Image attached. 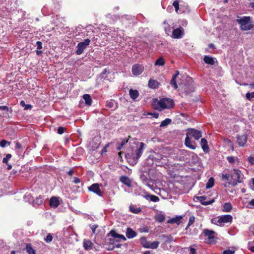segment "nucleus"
<instances>
[{
    "label": "nucleus",
    "mask_w": 254,
    "mask_h": 254,
    "mask_svg": "<svg viewBox=\"0 0 254 254\" xmlns=\"http://www.w3.org/2000/svg\"><path fill=\"white\" fill-rule=\"evenodd\" d=\"M129 147L127 149L126 156L128 158H131L133 161H137L141 156L144 143L138 141H133L129 142Z\"/></svg>",
    "instance_id": "obj_1"
},
{
    "label": "nucleus",
    "mask_w": 254,
    "mask_h": 254,
    "mask_svg": "<svg viewBox=\"0 0 254 254\" xmlns=\"http://www.w3.org/2000/svg\"><path fill=\"white\" fill-rule=\"evenodd\" d=\"M154 109L162 111L165 109H170L174 106V101L169 98H164L158 100L157 99H153L152 103Z\"/></svg>",
    "instance_id": "obj_2"
},
{
    "label": "nucleus",
    "mask_w": 254,
    "mask_h": 254,
    "mask_svg": "<svg viewBox=\"0 0 254 254\" xmlns=\"http://www.w3.org/2000/svg\"><path fill=\"white\" fill-rule=\"evenodd\" d=\"M233 217L231 215H224L218 216L217 218H214L211 220V223L217 225H222L223 224L227 223H231Z\"/></svg>",
    "instance_id": "obj_3"
},
{
    "label": "nucleus",
    "mask_w": 254,
    "mask_h": 254,
    "mask_svg": "<svg viewBox=\"0 0 254 254\" xmlns=\"http://www.w3.org/2000/svg\"><path fill=\"white\" fill-rule=\"evenodd\" d=\"M237 21L240 24L241 29L243 30H251L254 26L251 22L250 16H244L240 19H238Z\"/></svg>",
    "instance_id": "obj_4"
},
{
    "label": "nucleus",
    "mask_w": 254,
    "mask_h": 254,
    "mask_svg": "<svg viewBox=\"0 0 254 254\" xmlns=\"http://www.w3.org/2000/svg\"><path fill=\"white\" fill-rule=\"evenodd\" d=\"M182 90L186 94H188L194 91V84L191 78L189 77L187 79L186 82L182 87Z\"/></svg>",
    "instance_id": "obj_5"
},
{
    "label": "nucleus",
    "mask_w": 254,
    "mask_h": 254,
    "mask_svg": "<svg viewBox=\"0 0 254 254\" xmlns=\"http://www.w3.org/2000/svg\"><path fill=\"white\" fill-rule=\"evenodd\" d=\"M203 233L204 236L207 237L206 239V242L207 243L211 244L215 243V236L216 233L214 231L205 229L203 230Z\"/></svg>",
    "instance_id": "obj_6"
},
{
    "label": "nucleus",
    "mask_w": 254,
    "mask_h": 254,
    "mask_svg": "<svg viewBox=\"0 0 254 254\" xmlns=\"http://www.w3.org/2000/svg\"><path fill=\"white\" fill-rule=\"evenodd\" d=\"M232 177L234 178L235 181L233 182L234 186L237 185V183H242L243 182L244 178V175L242 173L241 171L238 169H233V173L232 174Z\"/></svg>",
    "instance_id": "obj_7"
},
{
    "label": "nucleus",
    "mask_w": 254,
    "mask_h": 254,
    "mask_svg": "<svg viewBox=\"0 0 254 254\" xmlns=\"http://www.w3.org/2000/svg\"><path fill=\"white\" fill-rule=\"evenodd\" d=\"M186 136L193 137L195 140H198L202 136V133L200 130L194 128H189L187 130Z\"/></svg>",
    "instance_id": "obj_8"
},
{
    "label": "nucleus",
    "mask_w": 254,
    "mask_h": 254,
    "mask_svg": "<svg viewBox=\"0 0 254 254\" xmlns=\"http://www.w3.org/2000/svg\"><path fill=\"white\" fill-rule=\"evenodd\" d=\"M90 40L89 39H86L83 42H79L77 46L76 53L78 55H81L85 48L90 44Z\"/></svg>",
    "instance_id": "obj_9"
},
{
    "label": "nucleus",
    "mask_w": 254,
    "mask_h": 254,
    "mask_svg": "<svg viewBox=\"0 0 254 254\" xmlns=\"http://www.w3.org/2000/svg\"><path fill=\"white\" fill-rule=\"evenodd\" d=\"M184 35V30L183 27H180L174 29L170 36L174 39H180Z\"/></svg>",
    "instance_id": "obj_10"
},
{
    "label": "nucleus",
    "mask_w": 254,
    "mask_h": 254,
    "mask_svg": "<svg viewBox=\"0 0 254 254\" xmlns=\"http://www.w3.org/2000/svg\"><path fill=\"white\" fill-rule=\"evenodd\" d=\"M144 69V68L143 65L139 64H135L132 65L131 71L134 75L137 76L141 74Z\"/></svg>",
    "instance_id": "obj_11"
},
{
    "label": "nucleus",
    "mask_w": 254,
    "mask_h": 254,
    "mask_svg": "<svg viewBox=\"0 0 254 254\" xmlns=\"http://www.w3.org/2000/svg\"><path fill=\"white\" fill-rule=\"evenodd\" d=\"M88 190L93 192L99 196H102L103 193L100 189V186L97 183H95L88 187Z\"/></svg>",
    "instance_id": "obj_12"
},
{
    "label": "nucleus",
    "mask_w": 254,
    "mask_h": 254,
    "mask_svg": "<svg viewBox=\"0 0 254 254\" xmlns=\"http://www.w3.org/2000/svg\"><path fill=\"white\" fill-rule=\"evenodd\" d=\"M247 140V136L245 133L237 136V143L240 146H244L246 144Z\"/></svg>",
    "instance_id": "obj_13"
},
{
    "label": "nucleus",
    "mask_w": 254,
    "mask_h": 254,
    "mask_svg": "<svg viewBox=\"0 0 254 254\" xmlns=\"http://www.w3.org/2000/svg\"><path fill=\"white\" fill-rule=\"evenodd\" d=\"M185 144L187 147L190 148V149L194 150L196 148L195 144L192 143L190 137L189 136H186Z\"/></svg>",
    "instance_id": "obj_14"
},
{
    "label": "nucleus",
    "mask_w": 254,
    "mask_h": 254,
    "mask_svg": "<svg viewBox=\"0 0 254 254\" xmlns=\"http://www.w3.org/2000/svg\"><path fill=\"white\" fill-rule=\"evenodd\" d=\"M120 181L128 187H130L131 185V181L130 179L125 176H122L120 178Z\"/></svg>",
    "instance_id": "obj_15"
},
{
    "label": "nucleus",
    "mask_w": 254,
    "mask_h": 254,
    "mask_svg": "<svg viewBox=\"0 0 254 254\" xmlns=\"http://www.w3.org/2000/svg\"><path fill=\"white\" fill-rule=\"evenodd\" d=\"M201 146L203 151L207 153L209 151V147L207 144V141L205 138H201L200 141Z\"/></svg>",
    "instance_id": "obj_16"
},
{
    "label": "nucleus",
    "mask_w": 254,
    "mask_h": 254,
    "mask_svg": "<svg viewBox=\"0 0 254 254\" xmlns=\"http://www.w3.org/2000/svg\"><path fill=\"white\" fill-rule=\"evenodd\" d=\"M60 202L58 198L55 196H53L50 198V205L51 207L56 208L58 206Z\"/></svg>",
    "instance_id": "obj_17"
},
{
    "label": "nucleus",
    "mask_w": 254,
    "mask_h": 254,
    "mask_svg": "<svg viewBox=\"0 0 254 254\" xmlns=\"http://www.w3.org/2000/svg\"><path fill=\"white\" fill-rule=\"evenodd\" d=\"M160 83L158 81L150 79L148 81V86L152 89H156L159 87Z\"/></svg>",
    "instance_id": "obj_18"
},
{
    "label": "nucleus",
    "mask_w": 254,
    "mask_h": 254,
    "mask_svg": "<svg viewBox=\"0 0 254 254\" xmlns=\"http://www.w3.org/2000/svg\"><path fill=\"white\" fill-rule=\"evenodd\" d=\"M136 236V233L130 228L127 229L126 236L128 239H132Z\"/></svg>",
    "instance_id": "obj_19"
},
{
    "label": "nucleus",
    "mask_w": 254,
    "mask_h": 254,
    "mask_svg": "<svg viewBox=\"0 0 254 254\" xmlns=\"http://www.w3.org/2000/svg\"><path fill=\"white\" fill-rule=\"evenodd\" d=\"M110 234L114 238L121 239H122L124 241L126 240V238L124 235L118 234L116 231L114 230H112L110 231Z\"/></svg>",
    "instance_id": "obj_20"
},
{
    "label": "nucleus",
    "mask_w": 254,
    "mask_h": 254,
    "mask_svg": "<svg viewBox=\"0 0 254 254\" xmlns=\"http://www.w3.org/2000/svg\"><path fill=\"white\" fill-rule=\"evenodd\" d=\"M163 24L164 25V28L166 34L168 36H171L173 31L172 30V28L167 23L166 21L163 22Z\"/></svg>",
    "instance_id": "obj_21"
},
{
    "label": "nucleus",
    "mask_w": 254,
    "mask_h": 254,
    "mask_svg": "<svg viewBox=\"0 0 254 254\" xmlns=\"http://www.w3.org/2000/svg\"><path fill=\"white\" fill-rule=\"evenodd\" d=\"M93 243L89 240H84L83 241V247L86 250L92 249Z\"/></svg>",
    "instance_id": "obj_22"
},
{
    "label": "nucleus",
    "mask_w": 254,
    "mask_h": 254,
    "mask_svg": "<svg viewBox=\"0 0 254 254\" xmlns=\"http://www.w3.org/2000/svg\"><path fill=\"white\" fill-rule=\"evenodd\" d=\"M129 95L130 96V98L132 99L133 100L136 99L139 93L137 90H133L132 89H130L129 91Z\"/></svg>",
    "instance_id": "obj_23"
},
{
    "label": "nucleus",
    "mask_w": 254,
    "mask_h": 254,
    "mask_svg": "<svg viewBox=\"0 0 254 254\" xmlns=\"http://www.w3.org/2000/svg\"><path fill=\"white\" fill-rule=\"evenodd\" d=\"M232 209V204L229 202H227L224 204L223 206L222 210L225 212H230Z\"/></svg>",
    "instance_id": "obj_24"
},
{
    "label": "nucleus",
    "mask_w": 254,
    "mask_h": 254,
    "mask_svg": "<svg viewBox=\"0 0 254 254\" xmlns=\"http://www.w3.org/2000/svg\"><path fill=\"white\" fill-rule=\"evenodd\" d=\"M197 198V199L201 202V203L204 205H207L210 204L212 203L213 201V200L209 201H205V200L206 199V197H205L204 196H198Z\"/></svg>",
    "instance_id": "obj_25"
},
{
    "label": "nucleus",
    "mask_w": 254,
    "mask_h": 254,
    "mask_svg": "<svg viewBox=\"0 0 254 254\" xmlns=\"http://www.w3.org/2000/svg\"><path fill=\"white\" fill-rule=\"evenodd\" d=\"M140 178L144 184L148 186V187L151 186L149 184L150 180L146 175L144 174H141Z\"/></svg>",
    "instance_id": "obj_26"
},
{
    "label": "nucleus",
    "mask_w": 254,
    "mask_h": 254,
    "mask_svg": "<svg viewBox=\"0 0 254 254\" xmlns=\"http://www.w3.org/2000/svg\"><path fill=\"white\" fill-rule=\"evenodd\" d=\"M203 60L206 64H209L210 65H213L215 63L214 59L208 56H205Z\"/></svg>",
    "instance_id": "obj_27"
},
{
    "label": "nucleus",
    "mask_w": 254,
    "mask_h": 254,
    "mask_svg": "<svg viewBox=\"0 0 254 254\" xmlns=\"http://www.w3.org/2000/svg\"><path fill=\"white\" fill-rule=\"evenodd\" d=\"M129 210L133 213L138 214L141 212V209L140 207H137L135 205H132L129 206Z\"/></svg>",
    "instance_id": "obj_28"
},
{
    "label": "nucleus",
    "mask_w": 254,
    "mask_h": 254,
    "mask_svg": "<svg viewBox=\"0 0 254 254\" xmlns=\"http://www.w3.org/2000/svg\"><path fill=\"white\" fill-rule=\"evenodd\" d=\"M83 98L85 101V104L88 106L91 105L92 99L91 96L89 94H84Z\"/></svg>",
    "instance_id": "obj_29"
},
{
    "label": "nucleus",
    "mask_w": 254,
    "mask_h": 254,
    "mask_svg": "<svg viewBox=\"0 0 254 254\" xmlns=\"http://www.w3.org/2000/svg\"><path fill=\"white\" fill-rule=\"evenodd\" d=\"M140 243L142 246L145 248H148V246L150 244V242L148 241L146 238L145 237H142L140 239Z\"/></svg>",
    "instance_id": "obj_30"
},
{
    "label": "nucleus",
    "mask_w": 254,
    "mask_h": 254,
    "mask_svg": "<svg viewBox=\"0 0 254 254\" xmlns=\"http://www.w3.org/2000/svg\"><path fill=\"white\" fill-rule=\"evenodd\" d=\"M26 250L29 254H35V250L32 247L30 244H27L26 246Z\"/></svg>",
    "instance_id": "obj_31"
},
{
    "label": "nucleus",
    "mask_w": 254,
    "mask_h": 254,
    "mask_svg": "<svg viewBox=\"0 0 254 254\" xmlns=\"http://www.w3.org/2000/svg\"><path fill=\"white\" fill-rule=\"evenodd\" d=\"M159 245V242L158 241H154L153 242H150V244H149L148 249H157Z\"/></svg>",
    "instance_id": "obj_32"
},
{
    "label": "nucleus",
    "mask_w": 254,
    "mask_h": 254,
    "mask_svg": "<svg viewBox=\"0 0 254 254\" xmlns=\"http://www.w3.org/2000/svg\"><path fill=\"white\" fill-rule=\"evenodd\" d=\"M165 64L164 60L162 57L159 58L158 60H157L155 62V65L158 66H163Z\"/></svg>",
    "instance_id": "obj_33"
},
{
    "label": "nucleus",
    "mask_w": 254,
    "mask_h": 254,
    "mask_svg": "<svg viewBox=\"0 0 254 254\" xmlns=\"http://www.w3.org/2000/svg\"><path fill=\"white\" fill-rule=\"evenodd\" d=\"M147 199H149L153 202H157L159 200V198L158 196L154 195H147L146 196Z\"/></svg>",
    "instance_id": "obj_34"
},
{
    "label": "nucleus",
    "mask_w": 254,
    "mask_h": 254,
    "mask_svg": "<svg viewBox=\"0 0 254 254\" xmlns=\"http://www.w3.org/2000/svg\"><path fill=\"white\" fill-rule=\"evenodd\" d=\"M182 219V217H176L175 218H173L171 219L169 222L171 223H176L178 225L180 224L181 223V220Z\"/></svg>",
    "instance_id": "obj_35"
},
{
    "label": "nucleus",
    "mask_w": 254,
    "mask_h": 254,
    "mask_svg": "<svg viewBox=\"0 0 254 254\" xmlns=\"http://www.w3.org/2000/svg\"><path fill=\"white\" fill-rule=\"evenodd\" d=\"M214 180L213 178H210L208 180V181L207 182V183L206 185V188L207 189H210V188H212L214 185Z\"/></svg>",
    "instance_id": "obj_36"
},
{
    "label": "nucleus",
    "mask_w": 254,
    "mask_h": 254,
    "mask_svg": "<svg viewBox=\"0 0 254 254\" xmlns=\"http://www.w3.org/2000/svg\"><path fill=\"white\" fill-rule=\"evenodd\" d=\"M171 120L170 119H166L161 123L160 126L161 127H166L171 123Z\"/></svg>",
    "instance_id": "obj_37"
},
{
    "label": "nucleus",
    "mask_w": 254,
    "mask_h": 254,
    "mask_svg": "<svg viewBox=\"0 0 254 254\" xmlns=\"http://www.w3.org/2000/svg\"><path fill=\"white\" fill-rule=\"evenodd\" d=\"M155 219L157 221L159 222H162L165 220V217L164 215L159 214L156 216Z\"/></svg>",
    "instance_id": "obj_38"
},
{
    "label": "nucleus",
    "mask_w": 254,
    "mask_h": 254,
    "mask_svg": "<svg viewBox=\"0 0 254 254\" xmlns=\"http://www.w3.org/2000/svg\"><path fill=\"white\" fill-rule=\"evenodd\" d=\"M20 104L21 106L24 108V110L31 109L32 108V106L30 104H26L24 101H21L20 102Z\"/></svg>",
    "instance_id": "obj_39"
},
{
    "label": "nucleus",
    "mask_w": 254,
    "mask_h": 254,
    "mask_svg": "<svg viewBox=\"0 0 254 254\" xmlns=\"http://www.w3.org/2000/svg\"><path fill=\"white\" fill-rule=\"evenodd\" d=\"M176 79V78L172 77L170 81V84L175 89H177L178 88V85L177 84Z\"/></svg>",
    "instance_id": "obj_40"
},
{
    "label": "nucleus",
    "mask_w": 254,
    "mask_h": 254,
    "mask_svg": "<svg viewBox=\"0 0 254 254\" xmlns=\"http://www.w3.org/2000/svg\"><path fill=\"white\" fill-rule=\"evenodd\" d=\"M43 199L41 197V196H39L38 197H37L34 200V204H36L38 205H40L43 203Z\"/></svg>",
    "instance_id": "obj_41"
},
{
    "label": "nucleus",
    "mask_w": 254,
    "mask_h": 254,
    "mask_svg": "<svg viewBox=\"0 0 254 254\" xmlns=\"http://www.w3.org/2000/svg\"><path fill=\"white\" fill-rule=\"evenodd\" d=\"M107 106L111 109H115L117 107L116 105L115 107V102L113 101H108L107 102Z\"/></svg>",
    "instance_id": "obj_42"
},
{
    "label": "nucleus",
    "mask_w": 254,
    "mask_h": 254,
    "mask_svg": "<svg viewBox=\"0 0 254 254\" xmlns=\"http://www.w3.org/2000/svg\"><path fill=\"white\" fill-rule=\"evenodd\" d=\"M173 5L175 8L176 12H178L179 9V2L178 0H175L173 3Z\"/></svg>",
    "instance_id": "obj_43"
},
{
    "label": "nucleus",
    "mask_w": 254,
    "mask_h": 254,
    "mask_svg": "<svg viewBox=\"0 0 254 254\" xmlns=\"http://www.w3.org/2000/svg\"><path fill=\"white\" fill-rule=\"evenodd\" d=\"M128 142V140H126V139H123L121 144H119V145L117 147V150H120L122 147L126 144L127 143V142Z\"/></svg>",
    "instance_id": "obj_44"
},
{
    "label": "nucleus",
    "mask_w": 254,
    "mask_h": 254,
    "mask_svg": "<svg viewBox=\"0 0 254 254\" xmlns=\"http://www.w3.org/2000/svg\"><path fill=\"white\" fill-rule=\"evenodd\" d=\"M10 142H8V141H6V140H5V139H2V140L0 142V147H5L7 144H8V145H10Z\"/></svg>",
    "instance_id": "obj_45"
},
{
    "label": "nucleus",
    "mask_w": 254,
    "mask_h": 254,
    "mask_svg": "<svg viewBox=\"0 0 254 254\" xmlns=\"http://www.w3.org/2000/svg\"><path fill=\"white\" fill-rule=\"evenodd\" d=\"M11 157V155L10 154H7L5 157L3 158L2 159V162L3 163L7 164L8 160H9Z\"/></svg>",
    "instance_id": "obj_46"
},
{
    "label": "nucleus",
    "mask_w": 254,
    "mask_h": 254,
    "mask_svg": "<svg viewBox=\"0 0 254 254\" xmlns=\"http://www.w3.org/2000/svg\"><path fill=\"white\" fill-rule=\"evenodd\" d=\"M45 241L47 243L51 242L53 240V236L51 234H49L44 239Z\"/></svg>",
    "instance_id": "obj_47"
},
{
    "label": "nucleus",
    "mask_w": 254,
    "mask_h": 254,
    "mask_svg": "<svg viewBox=\"0 0 254 254\" xmlns=\"http://www.w3.org/2000/svg\"><path fill=\"white\" fill-rule=\"evenodd\" d=\"M246 96L248 100H251V99L254 98V92H253L252 93H249V92L247 93L246 94Z\"/></svg>",
    "instance_id": "obj_48"
},
{
    "label": "nucleus",
    "mask_w": 254,
    "mask_h": 254,
    "mask_svg": "<svg viewBox=\"0 0 254 254\" xmlns=\"http://www.w3.org/2000/svg\"><path fill=\"white\" fill-rule=\"evenodd\" d=\"M194 222V217L193 216H190L189 218V222L188 224L187 227L190 226Z\"/></svg>",
    "instance_id": "obj_49"
},
{
    "label": "nucleus",
    "mask_w": 254,
    "mask_h": 254,
    "mask_svg": "<svg viewBox=\"0 0 254 254\" xmlns=\"http://www.w3.org/2000/svg\"><path fill=\"white\" fill-rule=\"evenodd\" d=\"M253 242H249L248 244V248L249 250L254 253V246H252Z\"/></svg>",
    "instance_id": "obj_50"
},
{
    "label": "nucleus",
    "mask_w": 254,
    "mask_h": 254,
    "mask_svg": "<svg viewBox=\"0 0 254 254\" xmlns=\"http://www.w3.org/2000/svg\"><path fill=\"white\" fill-rule=\"evenodd\" d=\"M227 159L230 163H234L235 161V158L233 156H228L227 157Z\"/></svg>",
    "instance_id": "obj_51"
},
{
    "label": "nucleus",
    "mask_w": 254,
    "mask_h": 254,
    "mask_svg": "<svg viewBox=\"0 0 254 254\" xmlns=\"http://www.w3.org/2000/svg\"><path fill=\"white\" fill-rule=\"evenodd\" d=\"M65 128L63 127H60L58 128V133L60 134H62L64 132Z\"/></svg>",
    "instance_id": "obj_52"
},
{
    "label": "nucleus",
    "mask_w": 254,
    "mask_h": 254,
    "mask_svg": "<svg viewBox=\"0 0 254 254\" xmlns=\"http://www.w3.org/2000/svg\"><path fill=\"white\" fill-rule=\"evenodd\" d=\"M235 251L231 250H225L223 252V254H234Z\"/></svg>",
    "instance_id": "obj_53"
},
{
    "label": "nucleus",
    "mask_w": 254,
    "mask_h": 254,
    "mask_svg": "<svg viewBox=\"0 0 254 254\" xmlns=\"http://www.w3.org/2000/svg\"><path fill=\"white\" fill-rule=\"evenodd\" d=\"M248 161L251 164L254 165V156H250L248 158Z\"/></svg>",
    "instance_id": "obj_54"
},
{
    "label": "nucleus",
    "mask_w": 254,
    "mask_h": 254,
    "mask_svg": "<svg viewBox=\"0 0 254 254\" xmlns=\"http://www.w3.org/2000/svg\"><path fill=\"white\" fill-rule=\"evenodd\" d=\"M36 45L37 46V49L38 50H40L42 48V44L40 41H37L36 42Z\"/></svg>",
    "instance_id": "obj_55"
},
{
    "label": "nucleus",
    "mask_w": 254,
    "mask_h": 254,
    "mask_svg": "<svg viewBox=\"0 0 254 254\" xmlns=\"http://www.w3.org/2000/svg\"><path fill=\"white\" fill-rule=\"evenodd\" d=\"M73 182L76 184H78L80 182V180L79 178H78L77 177H74L73 180Z\"/></svg>",
    "instance_id": "obj_56"
},
{
    "label": "nucleus",
    "mask_w": 254,
    "mask_h": 254,
    "mask_svg": "<svg viewBox=\"0 0 254 254\" xmlns=\"http://www.w3.org/2000/svg\"><path fill=\"white\" fill-rule=\"evenodd\" d=\"M97 227L98 226L97 225H93L91 226V229H92L93 233H95V230Z\"/></svg>",
    "instance_id": "obj_57"
},
{
    "label": "nucleus",
    "mask_w": 254,
    "mask_h": 254,
    "mask_svg": "<svg viewBox=\"0 0 254 254\" xmlns=\"http://www.w3.org/2000/svg\"><path fill=\"white\" fill-rule=\"evenodd\" d=\"M21 148V145L18 142L16 143L15 148L17 149H20Z\"/></svg>",
    "instance_id": "obj_58"
},
{
    "label": "nucleus",
    "mask_w": 254,
    "mask_h": 254,
    "mask_svg": "<svg viewBox=\"0 0 254 254\" xmlns=\"http://www.w3.org/2000/svg\"><path fill=\"white\" fill-rule=\"evenodd\" d=\"M251 188L254 190V178L252 179V184L250 185Z\"/></svg>",
    "instance_id": "obj_59"
},
{
    "label": "nucleus",
    "mask_w": 254,
    "mask_h": 254,
    "mask_svg": "<svg viewBox=\"0 0 254 254\" xmlns=\"http://www.w3.org/2000/svg\"><path fill=\"white\" fill-rule=\"evenodd\" d=\"M0 110H8V108H7V106H0Z\"/></svg>",
    "instance_id": "obj_60"
},
{
    "label": "nucleus",
    "mask_w": 254,
    "mask_h": 254,
    "mask_svg": "<svg viewBox=\"0 0 254 254\" xmlns=\"http://www.w3.org/2000/svg\"><path fill=\"white\" fill-rule=\"evenodd\" d=\"M179 74V71L178 70H176L175 71V73L173 75L172 77L174 78H176Z\"/></svg>",
    "instance_id": "obj_61"
},
{
    "label": "nucleus",
    "mask_w": 254,
    "mask_h": 254,
    "mask_svg": "<svg viewBox=\"0 0 254 254\" xmlns=\"http://www.w3.org/2000/svg\"><path fill=\"white\" fill-rule=\"evenodd\" d=\"M190 251V254H196L195 250L194 248H191Z\"/></svg>",
    "instance_id": "obj_62"
},
{
    "label": "nucleus",
    "mask_w": 254,
    "mask_h": 254,
    "mask_svg": "<svg viewBox=\"0 0 254 254\" xmlns=\"http://www.w3.org/2000/svg\"><path fill=\"white\" fill-rule=\"evenodd\" d=\"M250 5L254 9V0L252 2L250 3Z\"/></svg>",
    "instance_id": "obj_63"
},
{
    "label": "nucleus",
    "mask_w": 254,
    "mask_h": 254,
    "mask_svg": "<svg viewBox=\"0 0 254 254\" xmlns=\"http://www.w3.org/2000/svg\"><path fill=\"white\" fill-rule=\"evenodd\" d=\"M73 172L72 170H70L68 172L67 174L69 176H72L73 175Z\"/></svg>",
    "instance_id": "obj_64"
}]
</instances>
